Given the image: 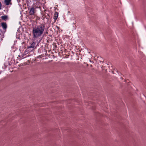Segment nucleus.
Wrapping results in <instances>:
<instances>
[{"instance_id": "nucleus-1", "label": "nucleus", "mask_w": 146, "mask_h": 146, "mask_svg": "<svg viewBox=\"0 0 146 146\" xmlns=\"http://www.w3.org/2000/svg\"><path fill=\"white\" fill-rule=\"evenodd\" d=\"M45 29V25L43 23L34 27L32 32L33 35V39L34 40H36L39 38V41L38 42L39 43L41 40V38L40 37L43 34Z\"/></svg>"}, {"instance_id": "nucleus-2", "label": "nucleus", "mask_w": 146, "mask_h": 146, "mask_svg": "<svg viewBox=\"0 0 146 146\" xmlns=\"http://www.w3.org/2000/svg\"><path fill=\"white\" fill-rule=\"evenodd\" d=\"M36 12L35 9L34 7L31 8L29 11V13L30 15H34Z\"/></svg>"}, {"instance_id": "nucleus-3", "label": "nucleus", "mask_w": 146, "mask_h": 146, "mask_svg": "<svg viewBox=\"0 0 146 146\" xmlns=\"http://www.w3.org/2000/svg\"><path fill=\"white\" fill-rule=\"evenodd\" d=\"M36 45L35 42H33V43L31 44L30 46H29L28 47V48H33Z\"/></svg>"}, {"instance_id": "nucleus-4", "label": "nucleus", "mask_w": 146, "mask_h": 146, "mask_svg": "<svg viewBox=\"0 0 146 146\" xmlns=\"http://www.w3.org/2000/svg\"><path fill=\"white\" fill-rule=\"evenodd\" d=\"M1 26L3 29H6L7 28V25L5 23H2L1 24Z\"/></svg>"}, {"instance_id": "nucleus-5", "label": "nucleus", "mask_w": 146, "mask_h": 146, "mask_svg": "<svg viewBox=\"0 0 146 146\" xmlns=\"http://www.w3.org/2000/svg\"><path fill=\"white\" fill-rule=\"evenodd\" d=\"M11 0H5V3L6 5H9L10 2L11 1Z\"/></svg>"}, {"instance_id": "nucleus-6", "label": "nucleus", "mask_w": 146, "mask_h": 146, "mask_svg": "<svg viewBox=\"0 0 146 146\" xmlns=\"http://www.w3.org/2000/svg\"><path fill=\"white\" fill-rule=\"evenodd\" d=\"M58 13H57L56 12L54 15V19L56 20L57 19L58 17Z\"/></svg>"}, {"instance_id": "nucleus-7", "label": "nucleus", "mask_w": 146, "mask_h": 146, "mask_svg": "<svg viewBox=\"0 0 146 146\" xmlns=\"http://www.w3.org/2000/svg\"><path fill=\"white\" fill-rule=\"evenodd\" d=\"M1 18L3 20H5L7 19V17L6 15L3 16H1Z\"/></svg>"}, {"instance_id": "nucleus-8", "label": "nucleus", "mask_w": 146, "mask_h": 146, "mask_svg": "<svg viewBox=\"0 0 146 146\" xmlns=\"http://www.w3.org/2000/svg\"><path fill=\"white\" fill-rule=\"evenodd\" d=\"M1 3L0 2V9H1Z\"/></svg>"}]
</instances>
